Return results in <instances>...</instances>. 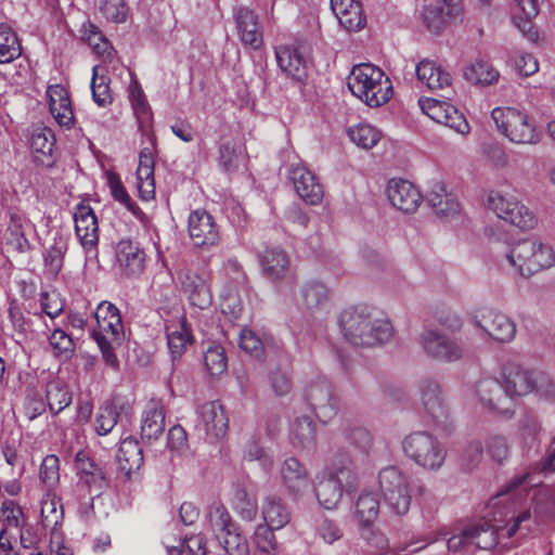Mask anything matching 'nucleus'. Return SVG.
I'll return each instance as SVG.
<instances>
[{
  "instance_id": "nucleus-1",
  "label": "nucleus",
  "mask_w": 555,
  "mask_h": 555,
  "mask_svg": "<svg viewBox=\"0 0 555 555\" xmlns=\"http://www.w3.org/2000/svg\"><path fill=\"white\" fill-rule=\"evenodd\" d=\"M499 263L516 276L530 279L555 266V250L548 242L531 236L513 244L499 258Z\"/></svg>"
},
{
  "instance_id": "nucleus-2",
  "label": "nucleus",
  "mask_w": 555,
  "mask_h": 555,
  "mask_svg": "<svg viewBox=\"0 0 555 555\" xmlns=\"http://www.w3.org/2000/svg\"><path fill=\"white\" fill-rule=\"evenodd\" d=\"M345 338L354 346H376L387 343L393 334L390 322L377 318L366 308H350L340 314Z\"/></svg>"
},
{
  "instance_id": "nucleus-3",
  "label": "nucleus",
  "mask_w": 555,
  "mask_h": 555,
  "mask_svg": "<svg viewBox=\"0 0 555 555\" xmlns=\"http://www.w3.org/2000/svg\"><path fill=\"white\" fill-rule=\"evenodd\" d=\"M358 486L357 463L349 452H338L323 479L318 481L314 493L324 508L333 509L343 498L344 492H351Z\"/></svg>"
},
{
  "instance_id": "nucleus-4",
  "label": "nucleus",
  "mask_w": 555,
  "mask_h": 555,
  "mask_svg": "<svg viewBox=\"0 0 555 555\" xmlns=\"http://www.w3.org/2000/svg\"><path fill=\"white\" fill-rule=\"evenodd\" d=\"M351 93L370 107H379L392 96V83L385 73L372 64L353 66L348 77Z\"/></svg>"
},
{
  "instance_id": "nucleus-5",
  "label": "nucleus",
  "mask_w": 555,
  "mask_h": 555,
  "mask_svg": "<svg viewBox=\"0 0 555 555\" xmlns=\"http://www.w3.org/2000/svg\"><path fill=\"white\" fill-rule=\"evenodd\" d=\"M94 319L92 337L96 341L105 363L112 369H117L119 362L114 350L124 338L119 310L112 302L102 301L95 309Z\"/></svg>"
},
{
  "instance_id": "nucleus-6",
  "label": "nucleus",
  "mask_w": 555,
  "mask_h": 555,
  "mask_svg": "<svg viewBox=\"0 0 555 555\" xmlns=\"http://www.w3.org/2000/svg\"><path fill=\"white\" fill-rule=\"evenodd\" d=\"M502 521L494 517L491 522L483 520L463 527L449 538V551L465 554H475L478 550L490 551L498 543V533L505 529Z\"/></svg>"
},
{
  "instance_id": "nucleus-7",
  "label": "nucleus",
  "mask_w": 555,
  "mask_h": 555,
  "mask_svg": "<svg viewBox=\"0 0 555 555\" xmlns=\"http://www.w3.org/2000/svg\"><path fill=\"white\" fill-rule=\"evenodd\" d=\"M491 117L500 131L516 144H537L541 140V131L534 120L526 113L512 107H495Z\"/></svg>"
},
{
  "instance_id": "nucleus-8",
  "label": "nucleus",
  "mask_w": 555,
  "mask_h": 555,
  "mask_svg": "<svg viewBox=\"0 0 555 555\" xmlns=\"http://www.w3.org/2000/svg\"><path fill=\"white\" fill-rule=\"evenodd\" d=\"M402 450L408 459L427 470H438L444 463V446L427 431H414L402 440Z\"/></svg>"
},
{
  "instance_id": "nucleus-9",
  "label": "nucleus",
  "mask_w": 555,
  "mask_h": 555,
  "mask_svg": "<svg viewBox=\"0 0 555 555\" xmlns=\"http://www.w3.org/2000/svg\"><path fill=\"white\" fill-rule=\"evenodd\" d=\"M379 489L388 509L396 516L408 514L412 503L410 478L396 466H387L378 474Z\"/></svg>"
},
{
  "instance_id": "nucleus-10",
  "label": "nucleus",
  "mask_w": 555,
  "mask_h": 555,
  "mask_svg": "<svg viewBox=\"0 0 555 555\" xmlns=\"http://www.w3.org/2000/svg\"><path fill=\"white\" fill-rule=\"evenodd\" d=\"M486 203L498 218L519 229L531 230L538 224L534 214L508 192L491 190L487 195Z\"/></svg>"
},
{
  "instance_id": "nucleus-11",
  "label": "nucleus",
  "mask_w": 555,
  "mask_h": 555,
  "mask_svg": "<svg viewBox=\"0 0 555 555\" xmlns=\"http://www.w3.org/2000/svg\"><path fill=\"white\" fill-rule=\"evenodd\" d=\"M468 398L483 413L511 416L513 401L503 385L494 378H482L476 382Z\"/></svg>"
},
{
  "instance_id": "nucleus-12",
  "label": "nucleus",
  "mask_w": 555,
  "mask_h": 555,
  "mask_svg": "<svg viewBox=\"0 0 555 555\" xmlns=\"http://www.w3.org/2000/svg\"><path fill=\"white\" fill-rule=\"evenodd\" d=\"M423 352L431 360L452 363L464 354L462 345L447 330L438 326L425 327L418 337Z\"/></svg>"
},
{
  "instance_id": "nucleus-13",
  "label": "nucleus",
  "mask_w": 555,
  "mask_h": 555,
  "mask_svg": "<svg viewBox=\"0 0 555 555\" xmlns=\"http://www.w3.org/2000/svg\"><path fill=\"white\" fill-rule=\"evenodd\" d=\"M472 324L480 337L500 344L513 341L517 333L516 323L511 317L491 308H481L475 311Z\"/></svg>"
},
{
  "instance_id": "nucleus-14",
  "label": "nucleus",
  "mask_w": 555,
  "mask_h": 555,
  "mask_svg": "<svg viewBox=\"0 0 555 555\" xmlns=\"http://www.w3.org/2000/svg\"><path fill=\"white\" fill-rule=\"evenodd\" d=\"M229 418L218 401H210L197 409L196 429L209 442L222 440L228 433Z\"/></svg>"
},
{
  "instance_id": "nucleus-15",
  "label": "nucleus",
  "mask_w": 555,
  "mask_h": 555,
  "mask_svg": "<svg viewBox=\"0 0 555 555\" xmlns=\"http://www.w3.org/2000/svg\"><path fill=\"white\" fill-rule=\"evenodd\" d=\"M421 111L430 119L442 124L460 134H467L470 130L465 116L452 104L433 98L418 100Z\"/></svg>"
},
{
  "instance_id": "nucleus-16",
  "label": "nucleus",
  "mask_w": 555,
  "mask_h": 555,
  "mask_svg": "<svg viewBox=\"0 0 555 555\" xmlns=\"http://www.w3.org/2000/svg\"><path fill=\"white\" fill-rule=\"evenodd\" d=\"M75 232L88 258L98 255L99 225L93 209L83 203L75 207Z\"/></svg>"
},
{
  "instance_id": "nucleus-17",
  "label": "nucleus",
  "mask_w": 555,
  "mask_h": 555,
  "mask_svg": "<svg viewBox=\"0 0 555 555\" xmlns=\"http://www.w3.org/2000/svg\"><path fill=\"white\" fill-rule=\"evenodd\" d=\"M306 399L315 416L323 423L333 420L339 410L338 399L325 380L310 384L306 389Z\"/></svg>"
},
{
  "instance_id": "nucleus-18",
  "label": "nucleus",
  "mask_w": 555,
  "mask_h": 555,
  "mask_svg": "<svg viewBox=\"0 0 555 555\" xmlns=\"http://www.w3.org/2000/svg\"><path fill=\"white\" fill-rule=\"evenodd\" d=\"M386 194L391 205L405 214L416 211L423 202V195L417 186L404 179L389 180Z\"/></svg>"
},
{
  "instance_id": "nucleus-19",
  "label": "nucleus",
  "mask_w": 555,
  "mask_h": 555,
  "mask_svg": "<svg viewBox=\"0 0 555 555\" xmlns=\"http://www.w3.org/2000/svg\"><path fill=\"white\" fill-rule=\"evenodd\" d=\"M541 375L518 364H507L503 369V386L513 401L533 392Z\"/></svg>"
},
{
  "instance_id": "nucleus-20",
  "label": "nucleus",
  "mask_w": 555,
  "mask_h": 555,
  "mask_svg": "<svg viewBox=\"0 0 555 555\" xmlns=\"http://www.w3.org/2000/svg\"><path fill=\"white\" fill-rule=\"evenodd\" d=\"M182 287L194 307L206 309L211 305L210 274L206 270L188 271Z\"/></svg>"
},
{
  "instance_id": "nucleus-21",
  "label": "nucleus",
  "mask_w": 555,
  "mask_h": 555,
  "mask_svg": "<svg viewBox=\"0 0 555 555\" xmlns=\"http://www.w3.org/2000/svg\"><path fill=\"white\" fill-rule=\"evenodd\" d=\"M189 234L196 246H212L218 243L219 229L212 218L205 210H194L189 216Z\"/></svg>"
},
{
  "instance_id": "nucleus-22",
  "label": "nucleus",
  "mask_w": 555,
  "mask_h": 555,
  "mask_svg": "<svg viewBox=\"0 0 555 555\" xmlns=\"http://www.w3.org/2000/svg\"><path fill=\"white\" fill-rule=\"evenodd\" d=\"M233 16L242 43L253 50L259 49L263 40L258 15L246 7H240L234 10Z\"/></svg>"
},
{
  "instance_id": "nucleus-23",
  "label": "nucleus",
  "mask_w": 555,
  "mask_h": 555,
  "mask_svg": "<svg viewBox=\"0 0 555 555\" xmlns=\"http://www.w3.org/2000/svg\"><path fill=\"white\" fill-rule=\"evenodd\" d=\"M291 179L297 194L308 204L318 205L323 198V188L314 173L302 165L292 166Z\"/></svg>"
},
{
  "instance_id": "nucleus-24",
  "label": "nucleus",
  "mask_w": 555,
  "mask_h": 555,
  "mask_svg": "<svg viewBox=\"0 0 555 555\" xmlns=\"http://www.w3.org/2000/svg\"><path fill=\"white\" fill-rule=\"evenodd\" d=\"M275 59L281 72L295 81H304L308 76V63L300 51L292 46H279Z\"/></svg>"
},
{
  "instance_id": "nucleus-25",
  "label": "nucleus",
  "mask_w": 555,
  "mask_h": 555,
  "mask_svg": "<svg viewBox=\"0 0 555 555\" xmlns=\"http://www.w3.org/2000/svg\"><path fill=\"white\" fill-rule=\"evenodd\" d=\"M281 477L287 492L299 498L310 489L311 482L306 467L296 459H286L281 467Z\"/></svg>"
},
{
  "instance_id": "nucleus-26",
  "label": "nucleus",
  "mask_w": 555,
  "mask_h": 555,
  "mask_svg": "<svg viewBox=\"0 0 555 555\" xmlns=\"http://www.w3.org/2000/svg\"><path fill=\"white\" fill-rule=\"evenodd\" d=\"M144 251L131 240H120L116 246L119 269L128 276H137L144 270Z\"/></svg>"
},
{
  "instance_id": "nucleus-27",
  "label": "nucleus",
  "mask_w": 555,
  "mask_h": 555,
  "mask_svg": "<svg viewBox=\"0 0 555 555\" xmlns=\"http://www.w3.org/2000/svg\"><path fill=\"white\" fill-rule=\"evenodd\" d=\"M50 113L55 121L65 128L74 124V111L67 90L62 85H52L47 89Z\"/></svg>"
},
{
  "instance_id": "nucleus-28",
  "label": "nucleus",
  "mask_w": 555,
  "mask_h": 555,
  "mask_svg": "<svg viewBox=\"0 0 555 555\" xmlns=\"http://www.w3.org/2000/svg\"><path fill=\"white\" fill-rule=\"evenodd\" d=\"M331 9L346 30L356 31L364 26L365 17L359 0H331Z\"/></svg>"
},
{
  "instance_id": "nucleus-29",
  "label": "nucleus",
  "mask_w": 555,
  "mask_h": 555,
  "mask_svg": "<svg viewBox=\"0 0 555 555\" xmlns=\"http://www.w3.org/2000/svg\"><path fill=\"white\" fill-rule=\"evenodd\" d=\"M289 263L288 255L280 247H268L259 255L261 273L271 281L284 279Z\"/></svg>"
},
{
  "instance_id": "nucleus-30",
  "label": "nucleus",
  "mask_w": 555,
  "mask_h": 555,
  "mask_svg": "<svg viewBox=\"0 0 555 555\" xmlns=\"http://www.w3.org/2000/svg\"><path fill=\"white\" fill-rule=\"evenodd\" d=\"M166 335L172 359L180 358L186 347L193 341V336L184 315L167 321Z\"/></svg>"
},
{
  "instance_id": "nucleus-31",
  "label": "nucleus",
  "mask_w": 555,
  "mask_h": 555,
  "mask_svg": "<svg viewBox=\"0 0 555 555\" xmlns=\"http://www.w3.org/2000/svg\"><path fill=\"white\" fill-rule=\"evenodd\" d=\"M418 81L429 90H442L452 83L449 72L431 60H422L415 67Z\"/></svg>"
},
{
  "instance_id": "nucleus-32",
  "label": "nucleus",
  "mask_w": 555,
  "mask_h": 555,
  "mask_svg": "<svg viewBox=\"0 0 555 555\" xmlns=\"http://www.w3.org/2000/svg\"><path fill=\"white\" fill-rule=\"evenodd\" d=\"M137 188L142 201L147 202L154 198V156L150 149H143L140 152L137 169Z\"/></svg>"
},
{
  "instance_id": "nucleus-33",
  "label": "nucleus",
  "mask_w": 555,
  "mask_h": 555,
  "mask_svg": "<svg viewBox=\"0 0 555 555\" xmlns=\"http://www.w3.org/2000/svg\"><path fill=\"white\" fill-rule=\"evenodd\" d=\"M75 468L79 480L89 488L90 491H100L105 487V476L100 466H98L89 455L80 451L75 456Z\"/></svg>"
},
{
  "instance_id": "nucleus-34",
  "label": "nucleus",
  "mask_w": 555,
  "mask_h": 555,
  "mask_svg": "<svg viewBox=\"0 0 555 555\" xmlns=\"http://www.w3.org/2000/svg\"><path fill=\"white\" fill-rule=\"evenodd\" d=\"M165 429V411L159 401H150L142 414L141 437L147 441L158 439Z\"/></svg>"
},
{
  "instance_id": "nucleus-35",
  "label": "nucleus",
  "mask_w": 555,
  "mask_h": 555,
  "mask_svg": "<svg viewBox=\"0 0 555 555\" xmlns=\"http://www.w3.org/2000/svg\"><path fill=\"white\" fill-rule=\"evenodd\" d=\"M465 80L474 86L489 87L499 81L500 73L489 61L478 57L463 69Z\"/></svg>"
},
{
  "instance_id": "nucleus-36",
  "label": "nucleus",
  "mask_w": 555,
  "mask_h": 555,
  "mask_svg": "<svg viewBox=\"0 0 555 555\" xmlns=\"http://www.w3.org/2000/svg\"><path fill=\"white\" fill-rule=\"evenodd\" d=\"M427 201L435 212L444 218L454 217L461 211V205L456 196L449 193L442 182L433 185L427 195Z\"/></svg>"
},
{
  "instance_id": "nucleus-37",
  "label": "nucleus",
  "mask_w": 555,
  "mask_h": 555,
  "mask_svg": "<svg viewBox=\"0 0 555 555\" xmlns=\"http://www.w3.org/2000/svg\"><path fill=\"white\" fill-rule=\"evenodd\" d=\"M30 222L26 216L20 211H12L5 232V243L14 250L24 253L29 249V242L26 237V230Z\"/></svg>"
},
{
  "instance_id": "nucleus-38",
  "label": "nucleus",
  "mask_w": 555,
  "mask_h": 555,
  "mask_svg": "<svg viewBox=\"0 0 555 555\" xmlns=\"http://www.w3.org/2000/svg\"><path fill=\"white\" fill-rule=\"evenodd\" d=\"M28 144L37 162L42 165H50L55 145V138L51 129L47 127L35 128L30 133Z\"/></svg>"
},
{
  "instance_id": "nucleus-39",
  "label": "nucleus",
  "mask_w": 555,
  "mask_h": 555,
  "mask_svg": "<svg viewBox=\"0 0 555 555\" xmlns=\"http://www.w3.org/2000/svg\"><path fill=\"white\" fill-rule=\"evenodd\" d=\"M119 469L129 476L143 464V452L137 439L127 437L120 441L117 452Z\"/></svg>"
},
{
  "instance_id": "nucleus-40",
  "label": "nucleus",
  "mask_w": 555,
  "mask_h": 555,
  "mask_svg": "<svg viewBox=\"0 0 555 555\" xmlns=\"http://www.w3.org/2000/svg\"><path fill=\"white\" fill-rule=\"evenodd\" d=\"M457 12L459 8L454 0H443L436 5H427L424 9L423 16L428 29L438 34Z\"/></svg>"
},
{
  "instance_id": "nucleus-41",
  "label": "nucleus",
  "mask_w": 555,
  "mask_h": 555,
  "mask_svg": "<svg viewBox=\"0 0 555 555\" xmlns=\"http://www.w3.org/2000/svg\"><path fill=\"white\" fill-rule=\"evenodd\" d=\"M262 518L272 532L284 528L291 520V512L282 502L281 499L275 496H267L262 503Z\"/></svg>"
},
{
  "instance_id": "nucleus-42",
  "label": "nucleus",
  "mask_w": 555,
  "mask_h": 555,
  "mask_svg": "<svg viewBox=\"0 0 555 555\" xmlns=\"http://www.w3.org/2000/svg\"><path fill=\"white\" fill-rule=\"evenodd\" d=\"M346 132L351 143L365 151L375 147L383 138L379 128L365 121L349 126Z\"/></svg>"
},
{
  "instance_id": "nucleus-43",
  "label": "nucleus",
  "mask_w": 555,
  "mask_h": 555,
  "mask_svg": "<svg viewBox=\"0 0 555 555\" xmlns=\"http://www.w3.org/2000/svg\"><path fill=\"white\" fill-rule=\"evenodd\" d=\"M423 406L435 421L446 415V406L440 386L434 380H423L420 386Z\"/></svg>"
},
{
  "instance_id": "nucleus-44",
  "label": "nucleus",
  "mask_w": 555,
  "mask_h": 555,
  "mask_svg": "<svg viewBox=\"0 0 555 555\" xmlns=\"http://www.w3.org/2000/svg\"><path fill=\"white\" fill-rule=\"evenodd\" d=\"M127 408V402L120 398H114L111 402L102 405L94 421V429L98 435L106 436L109 434L118 422L121 411Z\"/></svg>"
},
{
  "instance_id": "nucleus-45",
  "label": "nucleus",
  "mask_w": 555,
  "mask_h": 555,
  "mask_svg": "<svg viewBox=\"0 0 555 555\" xmlns=\"http://www.w3.org/2000/svg\"><path fill=\"white\" fill-rule=\"evenodd\" d=\"M379 514V500L377 494L371 491H362L359 495L356 507L354 516L362 527L371 526Z\"/></svg>"
},
{
  "instance_id": "nucleus-46",
  "label": "nucleus",
  "mask_w": 555,
  "mask_h": 555,
  "mask_svg": "<svg viewBox=\"0 0 555 555\" xmlns=\"http://www.w3.org/2000/svg\"><path fill=\"white\" fill-rule=\"evenodd\" d=\"M22 47L15 31L5 23H0V64L17 59Z\"/></svg>"
},
{
  "instance_id": "nucleus-47",
  "label": "nucleus",
  "mask_w": 555,
  "mask_h": 555,
  "mask_svg": "<svg viewBox=\"0 0 555 555\" xmlns=\"http://www.w3.org/2000/svg\"><path fill=\"white\" fill-rule=\"evenodd\" d=\"M47 404L53 414H57L72 403V393L61 380H51L46 389Z\"/></svg>"
},
{
  "instance_id": "nucleus-48",
  "label": "nucleus",
  "mask_w": 555,
  "mask_h": 555,
  "mask_svg": "<svg viewBox=\"0 0 555 555\" xmlns=\"http://www.w3.org/2000/svg\"><path fill=\"white\" fill-rule=\"evenodd\" d=\"M253 548L249 555H278V543L274 533L263 525L257 526L251 538Z\"/></svg>"
},
{
  "instance_id": "nucleus-49",
  "label": "nucleus",
  "mask_w": 555,
  "mask_h": 555,
  "mask_svg": "<svg viewBox=\"0 0 555 555\" xmlns=\"http://www.w3.org/2000/svg\"><path fill=\"white\" fill-rule=\"evenodd\" d=\"M300 295L302 305L312 309L327 301L330 289L323 282L310 280L301 286Z\"/></svg>"
},
{
  "instance_id": "nucleus-50",
  "label": "nucleus",
  "mask_w": 555,
  "mask_h": 555,
  "mask_svg": "<svg viewBox=\"0 0 555 555\" xmlns=\"http://www.w3.org/2000/svg\"><path fill=\"white\" fill-rule=\"evenodd\" d=\"M96 9L107 23L122 24L129 16V7L126 0H98Z\"/></svg>"
},
{
  "instance_id": "nucleus-51",
  "label": "nucleus",
  "mask_w": 555,
  "mask_h": 555,
  "mask_svg": "<svg viewBox=\"0 0 555 555\" xmlns=\"http://www.w3.org/2000/svg\"><path fill=\"white\" fill-rule=\"evenodd\" d=\"M234 511L243 520L253 521L258 512L257 499L244 488H237L232 499Z\"/></svg>"
},
{
  "instance_id": "nucleus-52",
  "label": "nucleus",
  "mask_w": 555,
  "mask_h": 555,
  "mask_svg": "<svg viewBox=\"0 0 555 555\" xmlns=\"http://www.w3.org/2000/svg\"><path fill=\"white\" fill-rule=\"evenodd\" d=\"M91 91L93 101L99 106H106L113 101V95L109 89V79L106 75L101 73L100 66H93Z\"/></svg>"
},
{
  "instance_id": "nucleus-53",
  "label": "nucleus",
  "mask_w": 555,
  "mask_h": 555,
  "mask_svg": "<svg viewBox=\"0 0 555 555\" xmlns=\"http://www.w3.org/2000/svg\"><path fill=\"white\" fill-rule=\"evenodd\" d=\"M81 33L83 40L98 55L107 56L111 54V43L94 24L89 22L85 23Z\"/></svg>"
},
{
  "instance_id": "nucleus-54",
  "label": "nucleus",
  "mask_w": 555,
  "mask_h": 555,
  "mask_svg": "<svg viewBox=\"0 0 555 555\" xmlns=\"http://www.w3.org/2000/svg\"><path fill=\"white\" fill-rule=\"evenodd\" d=\"M292 436L302 448H310L315 441V425L309 417H301L292 425Z\"/></svg>"
},
{
  "instance_id": "nucleus-55",
  "label": "nucleus",
  "mask_w": 555,
  "mask_h": 555,
  "mask_svg": "<svg viewBox=\"0 0 555 555\" xmlns=\"http://www.w3.org/2000/svg\"><path fill=\"white\" fill-rule=\"evenodd\" d=\"M24 522V513L22 507L13 500H4L0 506L1 528L8 531L10 528H21Z\"/></svg>"
},
{
  "instance_id": "nucleus-56",
  "label": "nucleus",
  "mask_w": 555,
  "mask_h": 555,
  "mask_svg": "<svg viewBox=\"0 0 555 555\" xmlns=\"http://www.w3.org/2000/svg\"><path fill=\"white\" fill-rule=\"evenodd\" d=\"M49 344L53 354L63 360L69 359L75 350L72 337L61 328H55L51 333Z\"/></svg>"
},
{
  "instance_id": "nucleus-57",
  "label": "nucleus",
  "mask_w": 555,
  "mask_h": 555,
  "mask_svg": "<svg viewBox=\"0 0 555 555\" xmlns=\"http://www.w3.org/2000/svg\"><path fill=\"white\" fill-rule=\"evenodd\" d=\"M204 363L212 376H219L227 371L228 359L224 348L220 345H212L204 353Z\"/></svg>"
},
{
  "instance_id": "nucleus-58",
  "label": "nucleus",
  "mask_w": 555,
  "mask_h": 555,
  "mask_svg": "<svg viewBox=\"0 0 555 555\" xmlns=\"http://www.w3.org/2000/svg\"><path fill=\"white\" fill-rule=\"evenodd\" d=\"M107 184H108L111 194L114 197V199L119 202L121 205H124L134 216H139V214L141 211H140L139 207H137V205L132 202L127 190L124 188L118 175H116L114 172H108L107 173Z\"/></svg>"
},
{
  "instance_id": "nucleus-59",
  "label": "nucleus",
  "mask_w": 555,
  "mask_h": 555,
  "mask_svg": "<svg viewBox=\"0 0 555 555\" xmlns=\"http://www.w3.org/2000/svg\"><path fill=\"white\" fill-rule=\"evenodd\" d=\"M209 521L215 531H219L221 535L235 529V524L228 509L220 503H214L209 507Z\"/></svg>"
},
{
  "instance_id": "nucleus-60",
  "label": "nucleus",
  "mask_w": 555,
  "mask_h": 555,
  "mask_svg": "<svg viewBox=\"0 0 555 555\" xmlns=\"http://www.w3.org/2000/svg\"><path fill=\"white\" fill-rule=\"evenodd\" d=\"M169 555H180L183 551H188L191 555H205L206 543L202 534H193L188 537L179 545H166Z\"/></svg>"
},
{
  "instance_id": "nucleus-61",
  "label": "nucleus",
  "mask_w": 555,
  "mask_h": 555,
  "mask_svg": "<svg viewBox=\"0 0 555 555\" xmlns=\"http://www.w3.org/2000/svg\"><path fill=\"white\" fill-rule=\"evenodd\" d=\"M487 453L492 461L503 463L509 456L511 448L503 435H491L486 439Z\"/></svg>"
},
{
  "instance_id": "nucleus-62",
  "label": "nucleus",
  "mask_w": 555,
  "mask_h": 555,
  "mask_svg": "<svg viewBox=\"0 0 555 555\" xmlns=\"http://www.w3.org/2000/svg\"><path fill=\"white\" fill-rule=\"evenodd\" d=\"M41 517L47 526L56 525L62 516L60 502L54 493L48 491L41 500Z\"/></svg>"
},
{
  "instance_id": "nucleus-63",
  "label": "nucleus",
  "mask_w": 555,
  "mask_h": 555,
  "mask_svg": "<svg viewBox=\"0 0 555 555\" xmlns=\"http://www.w3.org/2000/svg\"><path fill=\"white\" fill-rule=\"evenodd\" d=\"M219 539L229 555H249V545L246 539L236 532V528L219 535Z\"/></svg>"
},
{
  "instance_id": "nucleus-64",
  "label": "nucleus",
  "mask_w": 555,
  "mask_h": 555,
  "mask_svg": "<svg viewBox=\"0 0 555 555\" xmlns=\"http://www.w3.org/2000/svg\"><path fill=\"white\" fill-rule=\"evenodd\" d=\"M245 163V154L242 149L235 150L229 144L220 147L219 164L228 172L235 171Z\"/></svg>"
}]
</instances>
